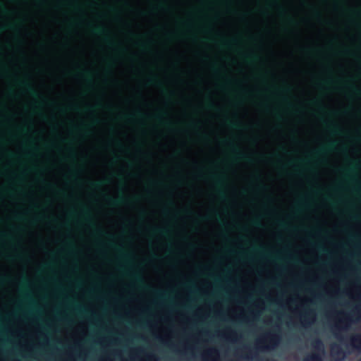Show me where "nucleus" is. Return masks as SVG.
Wrapping results in <instances>:
<instances>
[{
	"label": "nucleus",
	"instance_id": "obj_1",
	"mask_svg": "<svg viewBox=\"0 0 361 361\" xmlns=\"http://www.w3.org/2000/svg\"><path fill=\"white\" fill-rule=\"evenodd\" d=\"M331 355L334 361H340L344 357V352L338 345H333L331 350Z\"/></svg>",
	"mask_w": 361,
	"mask_h": 361
},
{
	"label": "nucleus",
	"instance_id": "obj_2",
	"mask_svg": "<svg viewBox=\"0 0 361 361\" xmlns=\"http://www.w3.org/2000/svg\"><path fill=\"white\" fill-rule=\"evenodd\" d=\"M351 344L355 348L361 350V336H354L351 339Z\"/></svg>",
	"mask_w": 361,
	"mask_h": 361
},
{
	"label": "nucleus",
	"instance_id": "obj_3",
	"mask_svg": "<svg viewBox=\"0 0 361 361\" xmlns=\"http://www.w3.org/2000/svg\"><path fill=\"white\" fill-rule=\"evenodd\" d=\"M305 361H322L321 355L319 353H313L310 356H308Z\"/></svg>",
	"mask_w": 361,
	"mask_h": 361
},
{
	"label": "nucleus",
	"instance_id": "obj_4",
	"mask_svg": "<svg viewBox=\"0 0 361 361\" xmlns=\"http://www.w3.org/2000/svg\"><path fill=\"white\" fill-rule=\"evenodd\" d=\"M360 361H361V360Z\"/></svg>",
	"mask_w": 361,
	"mask_h": 361
}]
</instances>
